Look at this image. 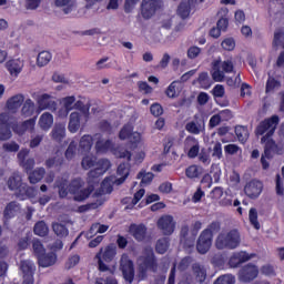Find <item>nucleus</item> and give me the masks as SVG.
Wrapping results in <instances>:
<instances>
[{
    "label": "nucleus",
    "instance_id": "obj_63",
    "mask_svg": "<svg viewBox=\"0 0 284 284\" xmlns=\"http://www.w3.org/2000/svg\"><path fill=\"white\" fill-rule=\"evenodd\" d=\"M212 156H214L215 159H223V146L221 144V142H216L213 146V153Z\"/></svg>",
    "mask_w": 284,
    "mask_h": 284
},
{
    "label": "nucleus",
    "instance_id": "obj_53",
    "mask_svg": "<svg viewBox=\"0 0 284 284\" xmlns=\"http://www.w3.org/2000/svg\"><path fill=\"white\" fill-rule=\"evenodd\" d=\"M73 108L78 111H73V112H79V114H85L87 112V116H90V105L84 104L83 101L79 100L75 101L73 103Z\"/></svg>",
    "mask_w": 284,
    "mask_h": 284
},
{
    "label": "nucleus",
    "instance_id": "obj_23",
    "mask_svg": "<svg viewBox=\"0 0 284 284\" xmlns=\"http://www.w3.org/2000/svg\"><path fill=\"white\" fill-rule=\"evenodd\" d=\"M161 0H143L142 1V16L144 19H150L159 8H161Z\"/></svg>",
    "mask_w": 284,
    "mask_h": 284
},
{
    "label": "nucleus",
    "instance_id": "obj_14",
    "mask_svg": "<svg viewBox=\"0 0 284 284\" xmlns=\"http://www.w3.org/2000/svg\"><path fill=\"white\" fill-rule=\"evenodd\" d=\"M120 270L123 274L124 281L132 283L134 281V263L130 260L128 254H122L120 260Z\"/></svg>",
    "mask_w": 284,
    "mask_h": 284
},
{
    "label": "nucleus",
    "instance_id": "obj_47",
    "mask_svg": "<svg viewBox=\"0 0 284 284\" xmlns=\"http://www.w3.org/2000/svg\"><path fill=\"white\" fill-rule=\"evenodd\" d=\"M193 272L196 276V280L200 282V283H203V281H205L206 276H207V272L205 271V267H203L202 265L200 264H194L193 265Z\"/></svg>",
    "mask_w": 284,
    "mask_h": 284
},
{
    "label": "nucleus",
    "instance_id": "obj_46",
    "mask_svg": "<svg viewBox=\"0 0 284 284\" xmlns=\"http://www.w3.org/2000/svg\"><path fill=\"white\" fill-rule=\"evenodd\" d=\"M169 247H170V240L168 237L160 239L155 245V250L158 254H165Z\"/></svg>",
    "mask_w": 284,
    "mask_h": 284
},
{
    "label": "nucleus",
    "instance_id": "obj_51",
    "mask_svg": "<svg viewBox=\"0 0 284 284\" xmlns=\"http://www.w3.org/2000/svg\"><path fill=\"white\" fill-rule=\"evenodd\" d=\"M190 1L182 2L178 8V14L181 19H187L190 17Z\"/></svg>",
    "mask_w": 284,
    "mask_h": 284
},
{
    "label": "nucleus",
    "instance_id": "obj_59",
    "mask_svg": "<svg viewBox=\"0 0 284 284\" xmlns=\"http://www.w3.org/2000/svg\"><path fill=\"white\" fill-rule=\"evenodd\" d=\"M221 45L226 52H232L236 48V41L234 38H226L222 41Z\"/></svg>",
    "mask_w": 284,
    "mask_h": 284
},
{
    "label": "nucleus",
    "instance_id": "obj_39",
    "mask_svg": "<svg viewBox=\"0 0 284 284\" xmlns=\"http://www.w3.org/2000/svg\"><path fill=\"white\" fill-rule=\"evenodd\" d=\"M92 143H93L92 135H83L80 139V144H79L80 154H85L90 152V150H92Z\"/></svg>",
    "mask_w": 284,
    "mask_h": 284
},
{
    "label": "nucleus",
    "instance_id": "obj_40",
    "mask_svg": "<svg viewBox=\"0 0 284 284\" xmlns=\"http://www.w3.org/2000/svg\"><path fill=\"white\" fill-rule=\"evenodd\" d=\"M21 212V206L17 202H10L4 209V219H14Z\"/></svg>",
    "mask_w": 284,
    "mask_h": 284
},
{
    "label": "nucleus",
    "instance_id": "obj_17",
    "mask_svg": "<svg viewBox=\"0 0 284 284\" xmlns=\"http://www.w3.org/2000/svg\"><path fill=\"white\" fill-rule=\"evenodd\" d=\"M75 101H77V98L74 95L62 98L60 100V109L58 110V116L60 119H67L70 112L74 110Z\"/></svg>",
    "mask_w": 284,
    "mask_h": 284
},
{
    "label": "nucleus",
    "instance_id": "obj_9",
    "mask_svg": "<svg viewBox=\"0 0 284 284\" xmlns=\"http://www.w3.org/2000/svg\"><path fill=\"white\" fill-rule=\"evenodd\" d=\"M212 227H219V224H211L210 229L204 230L197 239L196 250L200 254H207L212 247Z\"/></svg>",
    "mask_w": 284,
    "mask_h": 284
},
{
    "label": "nucleus",
    "instance_id": "obj_29",
    "mask_svg": "<svg viewBox=\"0 0 284 284\" xmlns=\"http://www.w3.org/2000/svg\"><path fill=\"white\" fill-rule=\"evenodd\" d=\"M129 232L135 241H143L145 239V234H148V229L143 224H132L129 227Z\"/></svg>",
    "mask_w": 284,
    "mask_h": 284
},
{
    "label": "nucleus",
    "instance_id": "obj_56",
    "mask_svg": "<svg viewBox=\"0 0 284 284\" xmlns=\"http://www.w3.org/2000/svg\"><path fill=\"white\" fill-rule=\"evenodd\" d=\"M138 179H141L142 185H150V182L154 180V174L152 172L141 171L138 174Z\"/></svg>",
    "mask_w": 284,
    "mask_h": 284
},
{
    "label": "nucleus",
    "instance_id": "obj_18",
    "mask_svg": "<svg viewBox=\"0 0 284 284\" xmlns=\"http://www.w3.org/2000/svg\"><path fill=\"white\" fill-rule=\"evenodd\" d=\"M158 227L163 234H165V236H170L171 234H174L176 222H174V217L171 215H164L159 219Z\"/></svg>",
    "mask_w": 284,
    "mask_h": 284
},
{
    "label": "nucleus",
    "instance_id": "obj_52",
    "mask_svg": "<svg viewBox=\"0 0 284 284\" xmlns=\"http://www.w3.org/2000/svg\"><path fill=\"white\" fill-rule=\"evenodd\" d=\"M248 219H250L251 225H253L255 230H261V223H258V212L256 211V209L250 210Z\"/></svg>",
    "mask_w": 284,
    "mask_h": 284
},
{
    "label": "nucleus",
    "instance_id": "obj_54",
    "mask_svg": "<svg viewBox=\"0 0 284 284\" xmlns=\"http://www.w3.org/2000/svg\"><path fill=\"white\" fill-rule=\"evenodd\" d=\"M33 232L37 234V236H45V234L49 232V229L45 222L40 221L34 225Z\"/></svg>",
    "mask_w": 284,
    "mask_h": 284
},
{
    "label": "nucleus",
    "instance_id": "obj_43",
    "mask_svg": "<svg viewBox=\"0 0 284 284\" xmlns=\"http://www.w3.org/2000/svg\"><path fill=\"white\" fill-rule=\"evenodd\" d=\"M52 61V53L50 51H42L38 54L37 58V65L39 68H44V65H48Z\"/></svg>",
    "mask_w": 284,
    "mask_h": 284
},
{
    "label": "nucleus",
    "instance_id": "obj_50",
    "mask_svg": "<svg viewBox=\"0 0 284 284\" xmlns=\"http://www.w3.org/2000/svg\"><path fill=\"white\" fill-rule=\"evenodd\" d=\"M52 227H53L54 234H57V236H59L60 239H63L69 234L68 227L64 224L53 223Z\"/></svg>",
    "mask_w": 284,
    "mask_h": 284
},
{
    "label": "nucleus",
    "instance_id": "obj_20",
    "mask_svg": "<svg viewBox=\"0 0 284 284\" xmlns=\"http://www.w3.org/2000/svg\"><path fill=\"white\" fill-rule=\"evenodd\" d=\"M184 152H186L189 159H196L199 152H201V144L194 136H187L184 140Z\"/></svg>",
    "mask_w": 284,
    "mask_h": 284
},
{
    "label": "nucleus",
    "instance_id": "obj_16",
    "mask_svg": "<svg viewBox=\"0 0 284 284\" xmlns=\"http://www.w3.org/2000/svg\"><path fill=\"white\" fill-rule=\"evenodd\" d=\"M258 276V266L254 264H246L239 272V278L242 283H251Z\"/></svg>",
    "mask_w": 284,
    "mask_h": 284
},
{
    "label": "nucleus",
    "instance_id": "obj_32",
    "mask_svg": "<svg viewBox=\"0 0 284 284\" xmlns=\"http://www.w3.org/2000/svg\"><path fill=\"white\" fill-rule=\"evenodd\" d=\"M131 150H139V148H145V138L143 133L133 132L129 139Z\"/></svg>",
    "mask_w": 284,
    "mask_h": 284
},
{
    "label": "nucleus",
    "instance_id": "obj_25",
    "mask_svg": "<svg viewBox=\"0 0 284 284\" xmlns=\"http://www.w3.org/2000/svg\"><path fill=\"white\" fill-rule=\"evenodd\" d=\"M95 139H98L95 143V150L98 154H105L108 152H112V154H114V151L119 149H114L112 141L101 139L100 134H95Z\"/></svg>",
    "mask_w": 284,
    "mask_h": 284
},
{
    "label": "nucleus",
    "instance_id": "obj_45",
    "mask_svg": "<svg viewBox=\"0 0 284 284\" xmlns=\"http://www.w3.org/2000/svg\"><path fill=\"white\" fill-rule=\"evenodd\" d=\"M185 174L187 179H199L203 174V168L199 165H191L186 169Z\"/></svg>",
    "mask_w": 284,
    "mask_h": 284
},
{
    "label": "nucleus",
    "instance_id": "obj_19",
    "mask_svg": "<svg viewBox=\"0 0 284 284\" xmlns=\"http://www.w3.org/2000/svg\"><path fill=\"white\" fill-rule=\"evenodd\" d=\"M11 118L10 113L0 114V141H8L12 139V131H10Z\"/></svg>",
    "mask_w": 284,
    "mask_h": 284
},
{
    "label": "nucleus",
    "instance_id": "obj_10",
    "mask_svg": "<svg viewBox=\"0 0 284 284\" xmlns=\"http://www.w3.org/2000/svg\"><path fill=\"white\" fill-rule=\"evenodd\" d=\"M20 276H22V284H34V272L37 266L30 260H23L19 265Z\"/></svg>",
    "mask_w": 284,
    "mask_h": 284
},
{
    "label": "nucleus",
    "instance_id": "obj_31",
    "mask_svg": "<svg viewBox=\"0 0 284 284\" xmlns=\"http://www.w3.org/2000/svg\"><path fill=\"white\" fill-rule=\"evenodd\" d=\"M130 176V164L122 163L118 166L115 185H121L125 183V179Z\"/></svg>",
    "mask_w": 284,
    "mask_h": 284
},
{
    "label": "nucleus",
    "instance_id": "obj_41",
    "mask_svg": "<svg viewBox=\"0 0 284 284\" xmlns=\"http://www.w3.org/2000/svg\"><path fill=\"white\" fill-rule=\"evenodd\" d=\"M36 105L32 99H27L24 103H22L21 114L22 116H32L34 114Z\"/></svg>",
    "mask_w": 284,
    "mask_h": 284
},
{
    "label": "nucleus",
    "instance_id": "obj_28",
    "mask_svg": "<svg viewBox=\"0 0 284 284\" xmlns=\"http://www.w3.org/2000/svg\"><path fill=\"white\" fill-rule=\"evenodd\" d=\"M252 258V255L247 254V252H237L234 253L230 260H229V265L230 267H239L241 263H245Z\"/></svg>",
    "mask_w": 284,
    "mask_h": 284
},
{
    "label": "nucleus",
    "instance_id": "obj_8",
    "mask_svg": "<svg viewBox=\"0 0 284 284\" xmlns=\"http://www.w3.org/2000/svg\"><path fill=\"white\" fill-rule=\"evenodd\" d=\"M114 156L116 159H126V161H133L135 164L143 163L145 161V146L138 148V151H135L132 155L130 151L125 148H119L113 152Z\"/></svg>",
    "mask_w": 284,
    "mask_h": 284
},
{
    "label": "nucleus",
    "instance_id": "obj_4",
    "mask_svg": "<svg viewBox=\"0 0 284 284\" xmlns=\"http://www.w3.org/2000/svg\"><path fill=\"white\" fill-rule=\"evenodd\" d=\"M21 174L13 173L7 181V185L11 192H16L18 199L20 201H26V199H30L37 194V190L34 187L28 186V184L22 182Z\"/></svg>",
    "mask_w": 284,
    "mask_h": 284
},
{
    "label": "nucleus",
    "instance_id": "obj_57",
    "mask_svg": "<svg viewBox=\"0 0 284 284\" xmlns=\"http://www.w3.org/2000/svg\"><path fill=\"white\" fill-rule=\"evenodd\" d=\"M33 253L36 254L37 258H39L41 255L45 254V247H43V244H41V241L34 240L32 243Z\"/></svg>",
    "mask_w": 284,
    "mask_h": 284
},
{
    "label": "nucleus",
    "instance_id": "obj_60",
    "mask_svg": "<svg viewBox=\"0 0 284 284\" xmlns=\"http://www.w3.org/2000/svg\"><path fill=\"white\" fill-rule=\"evenodd\" d=\"M201 48L196 47V45H192L187 49L186 51V57L187 59L194 60V59H199V57L201 55Z\"/></svg>",
    "mask_w": 284,
    "mask_h": 284
},
{
    "label": "nucleus",
    "instance_id": "obj_48",
    "mask_svg": "<svg viewBox=\"0 0 284 284\" xmlns=\"http://www.w3.org/2000/svg\"><path fill=\"white\" fill-rule=\"evenodd\" d=\"M43 176H45V169H37L32 173H30L29 181L34 185L36 183H39V181H41Z\"/></svg>",
    "mask_w": 284,
    "mask_h": 284
},
{
    "label": "nucleus",
    "instance_id": "obj_6",
    "mask_svg": "<svg viewBox=\"0 0 284 284\" xmlns=\"http://www.w3.org/2000/svg\"><path fill=\"white\" fill-rule=\"evenodd\" d=\"M233 71L234 63L232 62V59L222 61L221 58H217L212 62L211 77L216 83H222V81L225 80V73L230 74V72Z\"/></svg>",
    "mask_w": 284,
    "mask_h": 284
},
{
    "label": "nucleus",
    "instance_id": "obj_3",
    "mask_svg": "<svg viewBox=\"0 0 284 284\" xmlns=\"http://www.w3.org/2000/svg\"><path fill=\"white\" fill-rule=\"evenodd\" d=\"M81 165L83 170H90V168H94V170H91L89 172V183H92L94 179H98L99 176H103L108 172L110 168H112V163H110V160L102 159L97 162V158L93 155H85L82 159Z\"/></svg>",
    "mask_w": 284,
    "mask_h": 284
},
{
    "label": "nucleus",
    "instance_id": "obj_22",
    "mask_svg": "<svg viewBox=\"0 0 284 284\" xmlns=\"http://www.w3.org/2000/svg\"><path fill=\"white\" fill-rule=\"evenodd\" d=\"M244 192L248 199H258V196H261V192H263V182L252 180L245 185Z\"/></svg>",
    "mask_w": 284,
    "mask_h": 284
},
{
    "label": "nucleus",
    "instance_id": "obj_42",
    "mask_svg": "<svg viewBox=\"0 0 284 284\" xmlns=\"http://www.w3.org/2000/svg\"><path fill=\"white\" fill-rule=\"evenodd\" d=\"M51 136L54 141L65 139V124H57L51 131Z\"/></svg>",
    "mask_w": 284,
    "mask_h": 284
},
{
    "label": "nucleus",
    "instance_id": "obj_5",
    "mask_svg": "<svg viewBox=\"0 0 284 284\" xmlns=\"http://www.w3.org/2000/svg\"><path fill=\"white\" fill-rule=\"evenodd\" d=\"M239 245H241V234L236 230L223 231L215 240L217 250H236Z\"/></svg>",
    "mask_w": 284,
    "mask_h": 284
},
{
    "label": "nucleus",
    "instance_id": "obj_12",
    "mask_svg": "<svg viewBox=\"0 0 284 284\" xmlns=\"http://www.w3.org/2000/svg\"><path fill=\"white\" fill-rule=\"evenodd\" d=\"M113 185H116V176L106 178L101 184L102 193L98 196V202L90 204L89 210H97L99 205H103V202L105 201V196L103 194H111Z\"/></svg>",
    "mask_w": 284,
    "mask_h": 284
},
{
    "label": "nucleus",
    "instance_id": "obj_61",
    "mask_svg": "<svg viewBox=\"0 0 284 284\" xmlns=\"http://www.w3.org/2000/svg\"><path fill=\"white\" fill-rule=\"evenodd\" d=\"M73 156H77V142H71L65 151V159L72 161Z\"/></svg>",
    "mask_w": 284,
    "mask_h": 284
},
{
    "label": "nucleus",
    "instance_id": "obj_15",
    "mask_svg": "<svg viewBox=\"0 0 284 284\" xmlns=\"http://www.w3.org/2000/svg\"><path fill=\"white\" fill-rule=\"evenodd\" d=\"M39 112H43V110H50L51 112H57V101L54 97L42 93L38 95L36 99Z\"/></svg>",
    "mask_w": 284,
    "mask_h": 284
},
{
    "label": "nucleus",
    "instance_id": "obj_38",
    "mask_svg": "<svg viewBox=\"0 0 284 284\" xmlns=\"http://www.w3.org/2000/svg\"><path fill=\"white\" fill-rule=\"evenodd\" d=\"M106 230H110L109 225L95 223L90 227L85 236L87 239H92L93 236H97V234H105Z\"/></svg>",
    "mask_w": 284,
    "mask_h": 284
},
{
    "label": "nucleus",
    "instance_id": "obj_44",
    "mask_svg": "<svg viewBox=\"0 0 284 284\" xmlns=\"http://www.w3.org/2000/svg\"><path fill=\"white\" fill-rule=\"evenodd\" d=\"M132 134H134V125H132V123H128L121 129L119 139H121V141H125L126 139L130 140Z\"/></svg>",
    "mask_w": 284,
    "mask_h": 284
},
{
    "label": "nucleus",
    "instance_id": "obj_30",
    "mask_svg": "<svg viewBox=\"0 0 284 284\" xmlns=\"http://www.w3.org/2000/svg\"><path fill=\"white\" fill-rule=\"evenodd\" d=\"M28 154H30V151L28 149H22L18 153L19 164L21 165V168L26 169L27 172H28V170H32V168H34V159L26 160V156H28Z\"/></svg>",
    "mask_w": 284,
    "mask_h": 284
},
{
    "label": "nucleus",
    "instance_id": "obj_21",
    "mask_svg": "<svg viewBox=\"0 0 284 284\" xmlns=\"http://www.w3.org/2000/svg\"><path fill=\"white\" fill-rule=\"evenodd\" d=\"M4 65L11 79H19V74L23 72L24 62L21 58H18L7 61Z\"/></svg>",
    "mask_w": 284,
    "mask_h": 284
},
{
    "label": "nucleus",
    "instance_id": "obj_26",
    "mask_svg": "<svg viewBox=\"0 0 284 284\" xmlns=\"http://www.w3.org/2000/svg\"><path fill=\"white\" fill-rule=\"evenodd\" d=\"M57 8H61L64 14L77 17V0H55Z\"/></svg>",
    "mask_w": 284,
    "mask_h": 284
},
{
    "label": "nucleus",
    "instance_id": "obj_35",
    "mask_svg": "<svg viewBox=\"0 0 284 284\" xmlns=\"http://www.w3.org/2000/svg\"><path fill=\"white\" fill-rule=\"evenodd\" d=\"M34 125H37V119H29L20 125L12 126V130L16 134H24L28 130H34Z\"/></svg>",
    "mask_w": 284,
    "mask_h": 284
},
{
    "label": "nucleus",
    "instance_id": "obj_33",
    "mask_svg": "<svg viewBox=\"0 0 284 284\" xmlns=\"http://www.w3.org/2000/svg\"><path fill=\"white\" fill-rule=\"evenodd\" d=\"M38 263L40 267H52L57 263V253H43L40 257H38Z\"/></svg>",
    "mask_w": 284,
    "mask_h": 284
},
{
    "label": "nucleus",
    "instance_id": "obj_37",
    "mask_svg": "<svg viewBox=\"0 0 284 284\" xmlns=\"http://www.w3.org/2000/svg\"><path fill=\"white\" fill-rule=\"evenodd\" d=\"M203 126V121L199 120V115H195V120L186 123L185 130L190 134H201Z\"/></svg>",
    "mask_w": 284,
    "mask_h": 284
},
{
    "label": "nucleus",
    "instance_id": "obj_13",
    "mask_svg": "<svg viewBox=\"0 0 284 284\" xmlns=\"http://www.w3.org/2000/svg\"><path fill=\"white\" fill-rule=\"evenodd\" d=\"M116 256V247L114 246H106L104 250H100V252L95 255V258L99 263V270L100 272H106L108 265L103 263H110L114 257Z\"/></svg>",
    "mask_w": 284,
    "mask_h": 284
},
{
    "label": "nucleus",
    "instance_id": "obj_1",
    "mask_svg": "<svg viewBox=\"0 0 284 284\" xmlns=\"http://www.w3.org/2000/svg\"><path fill=\"white\" fill-rule=\"evenodd\" d=\"M276 125H278V116L273 115L271 119L261 122L255 130L256 136H263L261 143L265 144L264 154L261 158V163L264 170L270 168L267 159H270V154L272 150H274L275 144L274 141H272V135L276 131Z\"/></svg>",
    "mask_w": 284,
    "mask_h": 284
},
{
    "label": "nucleus",
    "instance_id": "obj_64",
    "mask_svg": "<svg viewBox=\"0 0 284 284\" xmlns=\"http://www.w3.org/2000/svg\"><path fill=\"white\" fill-rule=\"evenodd\" d=\"M2 148L6 152H19V144L16 142H7Z\"/></svg>",
    "mask_w": 284,
    "mask_h": 284
},
{
    "label": "nucleus",
    "instance_id": "obj_34",
    "mask_svg": "<svg viewBox=\"0 0 284 284\" xmlns=\"http://www.w3.org/2000/svg\"><path fill=\"white\" fill-rule=\"evenodd\" d=\"M181 90H183V82L173 81L166 89L165 94L169 99H176L179 94H181Z\"/></svg>",
    "mask_w": 284,
    "mask_h": 284
},
{
    "label": "nucleus",
    "instance_id": "obj_7",
    "mask_svg": "<svg viewBox=\"0 0 284 284\" xmlns=\"http://www.w3.org/2000/svg\"><path fill=\"white\" fill-rule=\"evenodd\" d=\"M139 271L143 276L146 272H156V260L154 258V251L152 247H146L143 255L138 260Z\"/></svg>",
    "mask_w": 284,
    "mask_h": 284
},
{
    "label": "nucleus",
    "instance_id": "obj_58",
    "mask_svg": "<svg viewBox=\"0 0 284 284\" xmlns=\"http://www.w3.org/2000/svg\"><path fill=\"white\" fill-rule=\"evenodd\" d=\"M234 283H236V277H234V275L232 274L222 275L214 282V284H234Z\"/></svg>",
    "mask_w": 284,
    "mask_h": 284
},
{
    "label": "nucleus",
    "instance_id": "obj_49",
    "mask_svg": "<svg viewBox=\"0 0 284 284\" xmlns=\"http://www.w3.org/2000/svg\"><path fill=\"white\" fill-rule=\"evenodd\" d=\"M235 134L241 143H245L247 139H250V132L247 131V128L245 126H236L235 128Z\"/></svg>",
    "mask_w": 284,
    "mask_h": 284
},
{
    "label": "nucleus",
    "instance_id": "obj_36",
    "mask_svg": "<svg viewBox=\"0 0 284 284\" xmlns=\"http://www.w3.org/2000/svg\"><path fill=\"white\" fill-rule=\"evenodd\" d=\"M213 97L216 99V103H219L221 108H227L230 105V102L227 100H224L222 102L219 101V99H223V97H225V87H223V84H216L213 88Z\"/></svg>",
    "mask_w": 284,
    "mask_h": 284
},
{
    "label": "nucleus",
    "instance_id": "obj_11",
    "mask_svg": "<svg viewBox=\"0 0 284 284\" xmlns=\"http://www.w3.org/2000/svg\"><path fill=\"white\" fill-rule=\"evenodd\" d=\"M90 121V115H88V111L84 113L72 112L69 116V125L68 130L72 134H77L79 132V128L85 126V124Z\"/></svg>",
    "mask_w": 284,
    "mask_h": 284
},
{
    "label": "nucleus",
    "instance_id": "obj_27",
    "mask_svg": "<svg viewBox=\"0 0 284 284\" xmlns=\"http://www.w3.org/2000/svg\"><path fill=\"white\" fill-rule=\"evenodd\" d=\"M54 125V115L50 112H43L38 120V128L43 132H50Z\"/></svg>",
    "mask_w": 284,
    "mask_h": 284
},
{
    "label": "nucleus",
    "instance_id": "obj_24",
    "mask_svg": "<svg viewBox=\"0 0 284 284\" xmlns=\"http://www.w3.org/2000/svg\"><path fill=\"white\" fill-rule=\"evenodd\" d=\"M24 101H26V97L21 93H18L8 99L6 103V108L8 112H11L12 114H17V112L21 110V105H23Z\"/></svg>",
    "mask_w": 284,
    "mask_h": 284
},
{
    "label": "nucleus",
    "instance_id": "obj_62",
    "mask_svg": "<svg viewBox=\"0 0 284 284\" xmlns=\"http://www.w3.org/2000/svg\"><path fill=\"white\" fill-rule=\"evenodd\" d=\"M79 261H81V257H79V255L70 256L65 263L67 270H72V267L79 265Z\"/></svg>",
    "mask_w": 284,
    "mask_h": 284
},
{
    "label": "nucleus",
    "instance_id": "obj_2",
    "mask_svg": "<svg viewBox=\"0 0 284 284\" xmlns=\"http://www.w3.org/2000/svg\"><path fill=\"white\" fill-rule=\"evenodd\" d=\"M83 185V181L81 179L73 180L71 184L68 186V180L57 181V187H59V194L61 199H65L68 196V192L74 195V201H85L92 194V187L81 189Z\"/></svg>",
    "mask_w": 284,
    "mask_h": 284
},
{
    "label": "nucleus",
    "instance_id": "obj_55",
    "mask_svg": "<svg viewBox=\"0 0 284 284\" xmlns=\"http://www.w3.org/2000/svg\"><path fill=\"white\" fill-rule=\"evenodd\" d=\"M278 88H281V82H278L276 79L270 77L266 82V94L274 92V90H278Z\"/></svg>",
    "mask_w": 284,
    "mask_h": 284
}]
</instances>
